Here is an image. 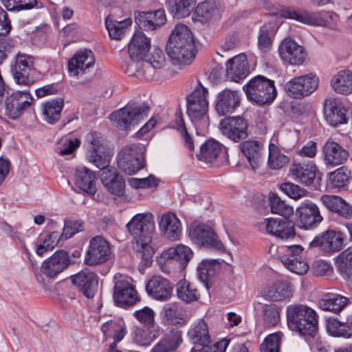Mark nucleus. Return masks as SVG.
<instances>
[{"mask_svg":"<svg viewBox=\"0 0 352 352\" xmlns=\"http://www.w3.org/2000/svg\"><path fill=\"white\" fill-rule=\"evenodd\" d=\"M167 56L174 65H188L195 58V38L188 26H175L166 45Z\"/></svg>","mask_w":352,"mask_h":352,"instance_id":"obj_1","label":"nucleus"},{"mask_svg":"<svg viewBox=\"0 0 352 352\" xmlns=\"http://www.w3.org/2000/svg\"><path fill=\"white\" fill-rule=\"evenodd\" d=\"M126 226L129 232L136 239L138 252L142 257V265L145 267H149L155 252L151 244V234L154 228L153 215L150 212L137 214Z\"/></svg>","mask_w":352,"mask_h":352,"instance_id":"obj_2","label":"nucleus"},{"mask_svg":"<svg viewBox=\"0 0 352 352\" xmlns=\"http://www.w3.org/2000/svg\"><path fill=\"white\" fill-rule=\"evenodd\" d=\"M288 327L301 336H314L318 328L315 310L304 305H292L287 308Z\"/></svg>","mask_w":352,"mask_h":352,"instance_id":"obj_3","label":"nucleus"},{"mask_svg":"<svg viewBox=\"0 0 352 352\" xmlns=\"http://www.w3.org/2000/svg\"><path fill=\"white\" fill-rule=\"evenodd\" d=\"M208 91L201 83L187 96L186 112L191 121L200 126L209 125Z\"/></svg>","mask_w":352,"mask_h":352,"instance_id":"obj_4","label":"nucleus"},{"mask_svg":"<svg viewBox=\"0 0 352 352\" xmlns=\"http://www.w3.org/2000/svg\"><path fill=\"white\" fill-rule=\"evenodd\" d=\"M145 152L144 145L140 143L124 146L117 156L118 167L125 174H135L146 167Z\"/></svg>","mask_w":352,"mask_h":352,"instance_id":"obj_5","label":"nucleus"},{"mask_svg":"<svg viewBox=\"0 0 352 352\" xmlns=\"http://www.w3.org/2000/svg\"><path fill=\"white\" fill-rule=\"evenodd\" d=\"M165 64V56L162 50L154 48L146 59L140 61H132L127 65L125 72L129 76H135L138 78L151 80L157 69Z\"/></svg>","mask_w":352,"mask_h":352,"instance_id":"obj_6","label":"nucleus"},{"mask_svg":"<svg viewBox=\"0 0 352 352\" xmlns=\"http://www.w3.org/2000/svg\"><path fill=\"white\" fill-rule=\"evenodd\" d=\"M243 89L248 99L258 104L270 103L276 96L274 81L263 76L251 79Z\"/></svg>","mask_w":352,"mask_h":352,"instance_id":"obj_7","label":"nucleus"},{"mask_svg":"<svg viewBox=\"0 0 352 352\" xmlns=\"http://www.w3.org/2000/svg\"><path fill=\"white\" fill-rule=\"evenodd\" d=\"M286 19L296 20L311 26H327L333 28L339 16L333 12L320 11L311 12L305 10H287L282 14Z\"/></svg>","mask_w":352,"mask_h":352,"instance_id":"obj_8","label":"nucleus"},{"mask_svg":"<svg viewBox=\"0 0 352 352\" xmlns=\"http://www.w3.org/2000/svg\"><path fill=\"white\" fill-rule=\"evenodd\" d=\"M149 107L144 104H128L110 115L118 128L128 130L147 117Z\"/></svg>","mask_w":352,"mask_h":352,"instance_id":"obj_9","label":"nucleus"},{"mask_svg":"<svg viewBox=\"0 0 352 352\" xmlns=\"http://www.w3.org/2000/svg\"><path fill=\"white\" fill-rule=\"evenodd\" d=\"M190 240L198 246L211 248L220 252L226 250L214 230L209 226L199 222L191 223L188 230Z\"/></svg>","mask_w":352,"mask_h":352,"instance_id":"obj_10","label":"nucleus"},{"mask_svg":"<svg viewBox=\"0 0 352 352\" xmlns=\"http://www.w3.org/2000/svg\"><path fill=\"white\" fill-rule=\"evenodd\" d=\"M296 216L297 227L305 230L315 228L323 220L318 206L310 200L302 201L296 208Z\"/></svg>","mask_w":352,"mask_h":352,"instance_id":"obj_11","label":"nucleus"},{"mask_svg":"<svg viewBox=\"0 0 352 352\" xmlns=\"http://www.w3.org/2000/svg\"><path fill=\"white\" fill-rule=\"evenodd\" d=\"M11 70L17 84L30 86L34 82V80L30 76V73L34 70V58L32 56L18 54Z\"/></svg>","mask_w":352,"mask_h":352,"instance_id":"obj_12","label":"nucleus"},{"mask_svg":"<svg viewBox=\"0 0 352 352\" xmlns=\"http://www.w3.org/2000/svg\"><path fill=\"white\" fill-rule=\"evenodd\" d=\"M114 301L121 306H131L139 301L138 293L129 280L121 275L114 278Z\"/></svg>","mask_w":352,"mask_h":352,"instance_id":"obj_13","label":"nucleus"},{"mask_svg":"<svg viewBox=\"0 0 352 352\" xmlns=\"http://www.w3.org/2000/svg\"><path fill=\"white\" fill-rule=\"evenodd\" d=\"M278 54L284 62L292 65H302L307 54L305 47L290 37L281 41L278 47Z\"/></svg>","mask_w":352,"mask_h":352,"instance_id":"obj_14","label":"nucleus"},{"mask_svg":"<svg viewBox=\"0 0 352 352\" xmlns=\"http://www.w3.org/2000/svg\"><path fill=\"white\" fill-rule=\"evenodd\" d=\"M219 128L223 135L236 142L245 139L248 135V123L239 116L225 118L220 122Z\"/></svg>","mask_w":352,"mask_h":352,"instance_id":"obj_15","label":"nucleus"},{"mask_svg":"<svg viewBox=\"0 0 352 352\" xmlns=\"http://www.w3.org/2000/svg\"><path fill=\"white\" fill-rule=\"evenodd\" d=\"M111 256L108 242L102 236H97L89 241L85 262L87 265H97L107 261Z\"/></svg>","mask_w":352,"mask_h":352,"instance_id":"obj_16","label":"nucleus"},{"mask_svg":"<svg viewBox=\"0 0 352 352\" xmlns=\"http://www.w3.org/2000/svg\"><path fill=\"white\" fill-rule=\"evenodd\" d=\"M304 248L300 245H292L285 248V254L281 257V262L289 271L298 275L307 272L309 266L307 260L298 255Z\"/></svg>","mask_w":352,"mask_h":352,"instance_id":"obj_17","label":"nucleus"},{"mask_svg":"<svg viewBox=\"0 0 352 352\" xmlns=\"http://www.w3.org/2000/svg\"><path fill=\"white\" fill-rule=\"evenodd\" d=\"M30 92L18 91L8 96L5 101L6 112L11 119H16L30 107L33 101Z\"/></svg>","mask_w":352,"mask_h":352,"instance_id":"obj_18","label":"nucleus"},{"mask_svg":"<svg viewBox=\"0 0 352 352\" xmlns=\"http://www.w3.org/2000/svg\"><path fill=\"white\" fill-rule=\"evenodd\" d=\"M95 63L93 52L87 49L77 51L68 61V71L70 75L78 76L89 72Z\"/></svg>","mask_w":352,"mask_h":352,"instance_id":"obj_19","label":"nucleus"},{"mask_svg":"<svg viewBox=\"0 0 352 352\" xmlns=\"http://www.w3.org/2000/svg\"><path fill=\"white\" fill-rule=\"evenodd\" d=\"M240 95L237 91L224 89L216 96L215 111L220 116L232 113L240 105Z\"/></svg>","mask_w":352,"mask_h":352,"instance_id":"obj_20","label":"nucleus"},{"mask_svg":"<svg viewBox=\"0 0 352 352\" xmlns=\"http://www.w3.org/2000/svg\"><path fill=\"white\" fill-rule=\"evenodd\" d=\"M322 155L324 164L333 168L345 163L349 152L338 142L329 140L323 146Z\"/></svg>","mask_w":352,"mask_h":352,"instance_id":"obj_21","label":"nucleus"},{"mask_svg":"<svg viewBox=\"0 0 352 352\" xmlns=\"http://www.w3.org/2000/svg\"><path fill=\"white\" fill-rule=\"evenodd\" d=\"M267 233L280 240H288L295 236L294 227L285 219L280 218H268L264 221Z\"/></svg>","mask_w":352,"mask_h":352,"instance_id":"obj_22","label":"nucleus"},{"mask_svg":"<svg viewBox=\"0 0 352 352\" xmlns=\"http://www.w3.org/2000/svg\"><path fill=\"white\" fill-rule=\"evenodd\" d=\"M69 265V258L67 253L60 250L43 262L41 270L47 277L54 278L65 270Z\"/></svg>","mask_w":352,"mask_h":352,"instance_id":"obj_23","label":"nucleus"},{"mask_svg":"<svg viewBox=\"0 0 352 352\" xmlns=\"http://www.w3.org/2000/svg\"><path fill=\"white\" fill-rule=\"evenodd\" d=\"M72 282L89 298H93L98 284V277L93 272L85 269L72 276Z\"/></svg>","mask_w":352,"mask_h":352,"instance_id":"obj_24","label":"nucleus"},{"mask_svg":"<svg viewBox=\"0 0 352 352\" xmlns=\"http://www.w3.org/2000/svg\"><path fill=\"white\" fill-rule=\"evenodd\" d=\"M150 47V38L142 32H135L128 44V53L131 59V62L142 60Z\"/></svg>","mask_w":352,"mask_h":352,"instance_id":"obj_25","label":"nucleus"},{"mask_svg":"<svg viewBox=\"0 0 352 352\" xmlns=\"http://www.w3.org/2000/svg\"><path fill=\"white\" fill-rule=\"evenodd\" d=\"M343 245V238L340 233L327 230L321 235L315 237L309 243L311 247H319L325 252L339 251Z\"/></svg>","mask_w":352,"mask_h":352,"instance_id":"obj_26","label":"nucleus"},{"mask_svg":"<svg viewBox=\"0 0 352 352\" xmlns=\"http://www.w3.org/2000/svg\"><path fill=\"white\" fill-rule=\"evenodd\" d=\"M159 229L164 236L176 241L181 234V222L175 213L168 212L160 217Z\"/></svg>","mask_w":352,"mask_h":352,"instance_id":"obj_27","label":"nucleus"},{"mask_svg":"<svg viewBox=\"0 0 352 352\" xmlns=\"http://www.w3.org/2000/svg\"><path fill=\"white\" fill-rule=\"evenodd\" d=\"M240 149L254 170L263 164V146L261 142L257 140H247L241 143Z\"/></svg>","mask_w":352,"mask_h":352,"instance_id":"obj_28","label":"nucleus"},{"mask_svg":"<svg viewBox=\"0 0 352 352\" xmlns=\"http://www.w3.org/2000/svg\"><path fill=\"white\" fill-rule=\"evenodd\" d=\"M327 122L333 126L345 124L347 122L346 110L339 100H327L324 107Z\"/></svg>","mask_w":352,"mask_h":352,"instance_id":"obj_29","label":"nucleus"},{"mask_svg":"<svg viewBox=\"0 0 352 352\" xmlns=\"http://www.w3.org/2000/svg\"><path fill=\"white\" fill-rule=\"evenodd\" d=\"M172 289L169 281L160 276H153L146 286L148 294L159 300L169 299L171 296Z\"/></svg>","mask_w":352,"mask_h":352,"instance_id":"obj_30","label":"nucleus"},{"mask_svg":"<svg viewBox=\"0 0 352 352\" xmlns=\"http://www.w3.org/2000/svg\"><path fill=\"white\" fill-rule=\"evenodd\" d=\"M226 72L228 77L234 82H239L245 78L249 69L245 54L241 53L230 58L226 63Z\"/></svg>","mask_w":352,"mask_h":352,"instance_id":"obj_31","label":"nucleus"},{"mask_svg":"<svg viewBox=\"0 0 352 352\" xmlns=\"http://www.w3.org/2000/svg\"><path fill=\"white\" fill-rule=\"evenodd\" d=\"M188 336L194 344L191 351L197 350L201 346L211 342L208 324L203 319L198 320L191 325Z\"/></svg>","mask_w":352,"mask_h":352,"instance_id":"obj_32","label":"nucleus"},{"mask_svg":"<svg viewBox=\"0 0 352 352\" xmlns=\"http://www.w3.org/2000/svg\"><path fill=\"white\" fill-rule=\"evenodd\" d=\"M96 178L91 170L85 166L76 168L75 171V184L82 191L89 195L96 192Z\"/></svg>","mask_w":352,"mask_h":352,"instance_id":"obj_33","label":"nucleus"},{"mask_svg":"<svg viewBox=\"0 0 352 352\" xmlns=\"http://www.w3.org/2000/svg\"><path fill=\"white\" fill-rule=\"evenodd\" d=\"M100 179L110 193L118 197H122L125 194V182L122 177L116 173V170L113 171L104 170L101 173Z\"/></svg>","mask_w":352,"mask_h":352,"instance_id":"obj_34","label":"nucleus"},{"mask_svg":"<svg viewBox=\"0 0 352 352\" xmlns=\"http://www.w3.org/2000/svg\"><path fill=\"white\" fill-rule=\"evenodd\" d=\"M136 23L145 30H153L165 23L166 21L164 10H157L155 12H142L135 19Z\"/></svg>","mask_w":352,"mask_h":352,"instance_id":"obj_35","label":"nucleus"},{"mask_svg":"<svg viewBox=\"0 0 352 352\" xmlns=\"http://www.w3.org/2000/svg\"><path fill=\"white\" fill-rule=\"evenodd\" d=\"M182 341V331L173 329L153 347L151 352H175Z\"/></svg>","mask_w":352,"mask_h":352,"instance_id":"obj_36","label":"nucleus"},{"mask_svg":"<svg viewBox=\"0 0 352 352\" xmlns=\"http://www.w3.org/2000/svg\"><path fill=\"white\" fill-rule=\"evenodd\" d=\"M348 298L334 293H327L322 295L318 302L320 308L324 311L338 313L347 305Z\"/></svg>","mask_w":352,"mask_h":352,"instance_id":"obj_37","label":"nucleus"},{"mask_svg":"<svg viewBox=\"0 0 352 352\" xmlns=\"http://www.w3.org/2000/svg\"><path fill=\"white\" fill-rule=\"evenodd\" d=\"M63 107L64 100L61 98H57L43 103L41 109L44 120L51 124L57 122L60 117Z\"/></svg>","mask_w":352,"mask_h":352,"instance_id":"obj_38","label":"nucleus"},{"mask_svg":"<svg viewBox=\"0 0 352 352\" xmlns=\"http://www.w3.org/2000/svg\"><path fill=\"white\" fill-rule=\"evenodd\" d=\"M331 85L339 94H346L352 91V71L340 70L331 78Z\"/></svg>","mask_w":352,"mask_h":352,"instance_id":"obj_39","label":"nucleus"},{"mask_svg":"<svg viewBox=\"0 0 352 352\" xmlns=\"http://www.w3.org/2000/svg\"><path fill=\"white\" fill-rule=\"evenodd\" d=\"M351 171L345 166H341L328 174L327 186L332 189L343 190L351 181Z\"/></svg>","mask_w":352,"mask_h":352,"instance_id":"obj_40","label":"nucleus"},{"mask_svg":"<svg viewBox=\"0 0 352 352\" xmlns=\"http://www.w3.org/2000/svg\"><path fill=\"white\" fill-rule=\"evenodd\" d=\"M290 173L294 178L305 185H311L316 177V166L294 164L290 168Z\"/></svg>","mask_w":352,"mask_h":352,"instance_id":"obj_41","label":"nucleus"},{"mask_svg":"<svg viewBox=\"0 0 352 352\" xmlns=\"http://www.w3.org/2000/svg\"><path fill=\"white\" fill-rule=\"evenodd\" d=\"M292 289L287 282L277 281L266 289L263 296L272 301L283 300L292 296Z\"/></svg>","mask_w":352,"mask_h":352,"instance_id":"obj_42","label":"nucleus"},{"mask_svg":"<svg viewBox=\"0 0 352 352\" xmlns=\"http://www.w3.org/2000/svg\"><path fill=\"white\" fill-rule=\"evenodd\" d=\"M168 10L173 17L182 19L188 16L194 9L196 0H166Z\"/></svg>","mask_w":352,"mask_h":352,"instance_id":"obj_43","label":"nucleus"},{"mask_svg":"<svg viewBox=\"0 0 352 352\" xmlns=\"http://www.w3.org/2000/svg\"><path fill=\"white\" fill-rule=\"evenodd\" d=\"M162 256L167 259L179 261L182 265L186 266L193 256L192 250L187 245L179 244L168 248L162 253Z\"/></svg>","mask_w":352,"mask_h":352,"instance_id":"obj_44","label":"nucleus"},{"mask_svg":"<svg viewBox=\"0 0 352 352\" xmlns=\"http://www.w3.org/2000/svg\"><path fill=\"white\" fill-rule=\"evenodd\" d=\"M327 332L334 337L350 338L352 336V322H341L336 318H329L326 320Z\"/></svg>","mask_w":352,"mask_h":352,"instance_id":"obj_45","label":"nucleus"},{"mask_svg":"<svg viewBox=\"0 0 352 352\" xmlns=\"http://www.w3.org/2000/svg\"><path fill=\"white\" fill-rule=\"evenodd\" d=\"M219 269L220 263L216 260H204L197 267L198 278L204 283L206 289H209L210 278L217 274Z\"/></svg>","mask_w":352,"mask_h":352,"instance_id":"obj_46","label":"nucleus"},{"mask_svg":"<svg viewBox=\"0 0 352 352\" xmlns=\"http://www.w3.org/2000/svg\"><path fill=\"white\" fill-rule=\"evenodd\" d=\"M132 21L130 19L118 21L111 16H108L105 19V26L109 36L116 40H120L125 34L126 30L131 26Z\"/></svg>","mask_w":352,"mask_h":352,"instance_id":"obj_47","label":"nucleus"},{"mask_svg":"<svg viewBox=\"0 0 352 352\" xmlns=\"http://www.w3.org/2000/svg\"><path fill=\"white\" fill-rule=\"evenodd\" d=\"M223 146L217 141L208 140L200 148L199 160L212 163L219 156Z\"/></svg>","mask_w":352,"mask_h":352,"instance_id":"obj_48","label":"nucleus"},{"mask_svg":"<svg viewBox=\"0 0 352 352\" xmlns=\"http://www.w3.org/2000/svg\"><path fill=\"white\" fill-rule=\"evenodd\" d=\"M338 271L344 279L352 278V247L339 254L336 258Z\"/></svg>","mask_w":352,"mask_h":352,"instance_id":"obj_49","label":"nucleus"},{"mask_svg":"<svg viewBox=\"0 0 352 352\" xmlns=\"http://www.w3.org/2000/svg\"><path fill=\"white\" fill-rule=\"evenodd\" d=\"M195 12L199 16L209 20L219 16L221 12V6L217 0H205L197 5Z\"/></svg>","mask_w":352,"mask_h":352,"instance_id":"obj_50","label":"nucleus"},{"mask_svg":"<svg viewBox=\"0 0 352 352\" xmlns=\"http://www.w3.org/2000/svg\"><path fill=\"white\" fill-rule=\"evenodd\" d=\"M160 336L158 327H148L147 329L137 328L134 331V342L140 346H148Z\"/></svg>","mask_w":352,"mask_h":352,"instance_id":"obj_51","label":"nucleus"},{"mask_svg":"<svg viewBox=\"0 0 352 352\" xmlns=\"http://www.w3.org/2000/svg\"><path fill=\"white\" fill-rule=\"evenodd\" d=\"M289 162V157L283 154L279 148L274 144L269 145L267 164L272 169H280Z\"/></svg>","mask_w":352,"mask_h":352,"instance_id":"obj_52","label":"nucleus"},{"mask_svg":"<svg viewBox=\"0 0 352 352\" xmlns=\"http://www.w3.org/2000/svg\"><path fill=\"white\" fill-rule=\"evenodd\" d=\"M178 298L186 302L196 301L199 298V293L196 287L186 280H180L177 284Z\"/></svg>","mask_w":352,"mask_h":352,"instance_id":"obj_53","label":"nucleus"},{"mask_svg":"<svg viewBox=\"0 0 352 352\" xmlns=\"http://www.w3.org/2000/svg\"><path fill=\"white\" fill-rule=\"evenodd\" d=\"M60 239L58 232H52L44 237H41L36 247V252L38 256H43L45 252L51 251L57 245Z\"/></svg>","mask_w":352,"mask_h":352,"instance_id":"obj_54","label":"nucleus"},{"mask_svg":"<svg viewBox=\"0 0 352 352\" xmlns=\"http://www.w3.org/2000/svg\"><path fill=\"white\" fill-rule=\"evenodd\" d=\"M270 206L271 212L285 218L289 217L294 212L293 207L282 201L274 193L270 194Z\"/></svg>","mask_w":352,"mask_h":352,"instance_id":"obj_55","label":"nucleus"},{"mask_svg":"<svg viewBox=\"0 0 352 352\" xmlns=\"http://www.w3.org/2000/svg\"><path fill=\"white\" fill-rule=\"evenodd\" d=\"M87 157L91 163L102 170V173H104V170L111 172L115 170L113 167L109 166L111 156L104 150L88 154Z\"/></svg>","mask_w":352,"mask_h":352,"instance_id":"obj_56","label":"nucleus"},{"mask_svg":"<svg viewBox=\"0 0 352 352\" xmlns=\"http://www.w3.org/2000/svg\"><path fill=\"white\" fill-rule=\"evenodd\" d=\"M85 145L88 154L105 150V140L98 132H90L85 138Z\"/></svg>","mask_w":352,"mask_h":352,"instance_id":"obj_57","label":"nucleus"},{"mask_svg":"<svg viewBox=\"0 0 352 352\" xmlns=\"http://www.w3.org/2000/svg\"><path fill=\"white\" fill-rule=\"evenodd\" d=\"M280 308L277 305H265L263 307V320L266 326L274 327L280 321Z\"/></svg>","mask_w":352,"mask_h":352,"instance_id":"obj_58","label":"nucleus"},{"mask_svg":"<svg viewBox=\"0 0 352 352\" xmlns=\"http://www.w3.org/2000/svg\"><path fill=\"white\" fill-rule=\"evenodd\" d=\"M283 334L280 331L267 336L261 345V352H279Z\"/></svg>","mask_w":352,"mask_h":352,"instance_id":"obj_59","label":"nucleus"},{"mask_svg":"<svg viewBox=\"0 0 352 352\" xmlns=\"http://www.w3.org/2000/svg\"><path fill=\"white\" fill-rule=\"evenodd\" d=\"M272 44L271 27L264 25L261 27L258 36V48L262 52L266 53L270 50Z\"/></svg>","mask_w":352,"mask_h":352,"instance_id":"obj_60","label":"nucleus"},{"mask_svg":"<svg viewBox=\"0 0 352 352\" xmlns=\"http://www.w3.org/2000/svg\"><path fill=\"white\" fill-rule=\"evenodd\" d=\"M280 189L290 198L298 200L307 196L309 192L293 183H283L280 185Z\"/></svg>","mask_w":352,"mask_h":352,"instance_id":"obj_61","label":"nucleus"},{"mask_svg":"<svg viewBox=\"0 0 352 352\" xmlns=\"http://www.w3.org/2000/svg\"><path fill=\"white\" fill-rule=\"evenodd\" d=\"M2 3L9 11L30 10L36 6V0H1Z\"/></svg>","mask_w":352,"mask_h":352,"instance_id":"obj_62","label":"nucleus"},{"mask_svg":"<svg viewBox=\"0 0 352 352\" xmlns=\"http://www.w3.org/2000/svg\"><path fill=\"white\" fill-rule=\"evenodd\" d=\"M302 78L300 76L295 77L288 81L285 86L287 94L294 98L300 99L304 97L302 89Z\"/></svg>","mask_w":352,"mask_h":352,"instance_id":"obj_63","label":"nucleus"},{"mask_svg":"<svg viewBox=\"0 0 352 352\" xmlns=\"http://www.w3.org/2000/svg\"><path fill=\"white\" fill-rule=\"evenodd\" d=\"M300 78H302L301 82L304 97L309 96L317 89L319 80L316 74L309 73L300 76Z\"/></svg>","mask_w":352,"mask_h":352,"instance_id":"obj_64","label":"nucleus"}]
</instances>
